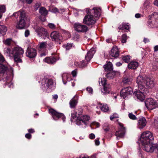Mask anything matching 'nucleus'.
<instances>
[{
  "label": "nucleus",
  "mask_w": 158,
  "mask_h": 158,
  "mask_svg": "<svg viewBox=\"0 0 158 158\" xmlns=\"http://www.w3.org/2000/svg\"><path fill=\"white\" fill-rule=\"evenodd\" d=\"M48 46L49 47V49H51L52 48V47L53 45L52 44L50 43L48 44Z\"/></svg>",
  "instance_id": "obj_58"
},
{
  "label": "nucleus",
  "mask_w": 158,
  "mask_h": 158,
  "mask_svg": "<svg viewBox=\"0 0 158 158\" xmlns=\"http://www.w3.org/2000/svg\"><path fill=\"white\" fill-rule=\"evenodd\" d=\"M44 60L45 62L49 64H53L56 61V60L55 58L52 56L47 57Z\"/></svg>",
  "instance_id": "obj_25"
},
{
  "label": "nucleus",
  "mask_w": 158,
  "mask_h": 158,
  "mask_svg": "<svg viewBox=\"0 0 158 158\" xmlns=\"http://www.w3.org/2000/svg\"><path fill=\"white\" fill-rule=\"evenodd\" d=\"M53 98L54 99H57L58 98V96L57 94H55L53 95Z\"/></svg>",
  "instance_id": "obj_61"
},
{
  "label": "nucleus",
  "mask_w": 158,
  "mask_h": 158,
  "mask_svg": "<svg viewBox=\"0 0 158 158\" xmlns=\"http://www.w3.org/2000/svg\"><path fill=\"white\" fill-rule=\"evenodd\" d=\"M100 107L101 110L104 112H106L109 110V107L108 105L106 104H100Z\"/></svg>",
  "instance_id": "obj_31"
},
{
  "label": "nucleus",
  "mask_w": 158,
  "mask_h": 158,
  "mask_svg": "<svg viewBox=\"0 0 158 158\" xmlns=\"http://www.w3.org/2000/svg\"><path fill=\"white\" fill-rule=\"evenodd\" d=\"M41 88L44 91L50 89L53 86V81L51 79L44 77L41 80Z\"/></svg>",
  "instance_id": "obj_6"
},
{
  "label": "nucleus",
  "mask_w": 158,
  "mask_h": 158,
  "mask_svg": "<svg viewBox=\"0 0 158 158\" xmlns=\"http://www.w3.org/2000/svg\"><path fill=\"white\" fill-rule=\"evenodd\" d=\"M118 117V115L116 114H114L110 116V120H112L114 118Z\"/></svg>",
  "instance_id": "obj_42"
},
{
  "label": "nucleus",
  "mask_w": 158,
  "mask_h": 158,
  "mask_svg": "<svg viewBox=\"0 0 158 158\" xmlns=\"http://www.w3.org/2000/svg\"><path fill=\"white\" fill-rule=\"evenodd\" d=\"M13 15L16 18L19 17V20L17 23L16 27L19 29H23L26 26V22L30 20L25 11L22 10L14 13Z\"/></svg>",
  "instance_id": "obj_4"
},
{
  "label": "nucleus",
  "mask_w": 158,
  "mask_h": 158,
  "mask_svg": "<svg viewBox=\"0 0 158 158\" xmlns=\"http://www.w3.org/2000/svg\"><path fill=\"white\" fill-rule=\"evenodd\" d=\"M154 3L155 5L158 6V0H155L154 2Z\"/></svg>",
  "instance_id": "obj_57"
},
{
  "label": "nucleus",
  "mask_w": 158,
  "mask_h": 158,
  "mask_svg": "<svg viewBox=\"0 0 158 158\" xmlns=\"http://www.w3.org/2000/svg\"><path fill=\"white\" fill-rule=\"evenodd\" d=\"M48 26L49 27L52 29H55L56 28V25L52 23H49L48 24Z\"/></svg>",
  "instance_id": "obj_41"
},
{
  "label": "nucleus",
  "mask_w": 158,
  "mask_h": 158,
  "mask_svg": "<svg viewBox=\"0 0 158 158\" xmlns=\"http://www.w3.org/2000/svg\"><path fill=\"white\" fill-rule=\"evenodd\" d=\"M90 117L87 115L78 117L76 121V124L78 126L82 125L84 124L85 125L84 127H85Z\"/></svg>",
  "instance_id": "obj_12"
},
{
  "label": "nucleus",
  "mask_w": 158,
  "mask_h": 158,
  "mask_svg": "<svg viewBox=\"0 0 158 158\" xmlns=\"http://www.w3.org/2000/svg\"><path fill=\"white\" fill-rule=\"evenodd\" d=\"M104 70L106 71H111L113 69V65L112 63L109 62L103 66Z\"/></svg>",
  "instance_id": "obj_26"
},
{
  "label": "nucleus",
  "mask_w": 158,
  "mask_h": 158,
  "mask_svg": "<svg viewBox=\"0 0 158 158\" xmlns=\"http://www.w3.org/2000/svg\"><path fill=\"white\" fill-rule=\"evenodd\" d=\"M50 36L52 40L56 41H58L62 39V37L59 34L58 32L56 31L52 32L50 35Z\"/></svg>",
  "instance_id": "obj_20"
},
{
  "label": "nucleus",
  "mask_w": 158,
  "mask_h": 158,
  "mask_svg": "<svg viewBox=\"0 0 158 158\" xmlns=\"http://www.w3.org/2000/svg\"><path fill=\"white\" fill-rule=\"evenodd\" d=\"M87 12L88 15L85 16L83 19V23L88 25L94 24L96 22L95 18L92 15L89 14V12L87 11Z\"/></svg>",
  "instance_id": "obj_11"
},
{
  "label": "nucleus",
  "mask_w": 158,
  "mask_h": 158,
  "mask_svg": "<svg viewBox=\"0 0 158 158\" xmlns=\"http://www.w3.org/2000/svg\"><path fill=\"white\" fill-rule=\"evenodd\" d=\"M87 11L89 14L92 15L95 17L99 16L101 15V10L99 8L94 7L92 10L88 9V11Z\"/></svg>",
  "instance_id": "obj_17"
},
{
  "label": "nucleus",
  "mask_w": 158,
  "mask_h": 158,
  "mask_svg": "<svg viewBox=\"0 0 158 158\" xmlns=\"http://www.w3.org/2000/svg\"><path fill=\"white\" fill-rule=\"evenodd\" d=\"M11 39H7L5 40L4 44L6 45H9L11 44Z\"/></svg>",
  "instance_id": "obj_40"
},
{
  "label": "nucleus",
  "mask_w": 158,
  "mask_h": 158,
  "mask_svg": "<svg viewBox=\"0 0 158 158\" xmlns=\"http://www.w3.org/2000/svg\"><path fill=\"white\" fill-rule=\"evenodd\" d=\"M95 48H92L87 53L85 56V60H83L78 63V66L79 67H83L86 66L90 60L92 58L94 54L95 53Z\"/></svg>",
  "instance_id": "obj_5"
},
{
  "label": "nucleus",
  "mask_w": 158,
  "mask_h": 158,
  "mask_svg": "<svg viewBox=\"0 0 158 158\" xmlns=\"http://www.w3.org/2000/svg\"><path fill=\"white\" fill-rule=\"evenodd\" d=\"M154 138L149 131L143 132L141 135L140 141L143 149L147 152H152L158 151V145L153 144Z\"/></svg>",
  "instance_id": "obj_2"
},
{
  "label": "nucleus",
  "mask_w": 158,
  "mask_h": 158,
  "mask_svg": "<svg viewBox=\"0 0 158 158\" xmlns=\"http://www.w3.org/2000/svg\"><path fill=\"white\" fill-rule=\"evenodd\" d=\"M141 15L140 14H136L135 15V17L137 18H139L140 17Z\"/></svg>",
  "instance_id": "obj_55"
},
{
  "label": "nucleus",
  "mask_w": 158,
  "mask_h": 158,
  "mask_svg": "<svg viewBox=\"0 0 158 158\" xmlns=\"http://www.w3.org/2000/svg\"><path fill=\"white\" fill-rule=\"evenodd\" d=\"M39 13L43 16H46L48 14V11L44 7L40 8L39 10Z\"/></svg>",
  "instance_id": "obj_32"
},
{
  "label": "nucleus",
  "mask_w": 158,
  "mask_h": 158,
  "mask_svg": "<svg viewBox=\"0 0 158 158\" xmlns=\"http://www.w3.org/2000/svg\"><path fill=\"white\" fill-rule=\"evenodd\" d=\"M130 59V56L129 55L124 56L123 57V60L127 63L129 61Z\"/></svg>",
  "instance_id": "obj_37"
},
{
  "label": "nucleus",
  "mask_w": 158,
  "mask_h": 158,
  "mask_svg": "<svg viewBox=\"0 0 158 158\" xmlns=\"http://www.w3.org/2000/svg\"><path fill=\"white\" fill-rule=\"evenodd\" d=\"M35 31L39 36L42 37H47L48 36L47 30L43 27H37L35 29Z\"/></svg>",
  "instance_id": "obj_16"
},
{
  "label": "nucleus",
  "mask_w": 158,
  "mask_h": 158,
  "mask_svg": "<svg viewBox=\"0 0 158 158\" xmlns=\"http://www.w3.org/2000/svg\"><path fill=\"white\" fill-rule=\"evenodd\" d=\"M49 111L54 120H57L58 119L61 118L63 122L65 121L66 118L63 113H58L52 109H49Z\"/></svg>",
  "instance_id": "obj_10"
},
{
  "label": "nucleus",
  "mask_w": 158,
  "mask_h": 158,
  "mask_svg": "<svg viewBox=\"0 0 158 158\" xmlns=\"http://www.w3.org/2000/svg\"><path fill=\"white\" fill-rule=\"evenodd\" d=\"M74 27L75 30L78 32H85L88 30L87 26L78 23L74 24Z\"/></svg>",
  "instance_id": "obj_13"
},
{
  "label": "nucleus",
  "mask_w": 158,
  "mask_h": 158,
  "mask_svg": "<svg viewBox=\"0 0 158 158\" xmlns=\"http://www.w3.org/2000/svg\"><path fill=\"white\" fill-rule=\"evenodd\" d=\"M26 54L27 56L30 58H33L36 56L37 51L34 48H28L27 50Z\"/></svg>",
  "instance_id": "obj_18"
},
{
  "label": "nucleus",
  "mask_w": 158,
  "mask_h": 158,
  "mask_svg": "<svg viewBox=\"0 0 158 158\" xmlns=\"http://www.w3.org/2000/svg\"><path fill=\"white\" fill-rule=\"evenodd\" d=\"M28 131L30 133H33L35 132L34 130L32 129H29L28 130Z\"/></svg>",
  "instance_id": "obj_54"
},
{
  "label": "nucleus",
  "mask_w": 158,
  "mask_h": 158,
  "mask_svg": "<svg viewBox=\"0 0 158 158\" xmlns=\"http://www.w3.org/2000/svg\"><path fill=\"white\" fill-rule=\"evenodd\" d=\"M32 1V0H26V2L29 4H31Z\"/></svg>",
  "instance_id": "obj_62"
},
{
  "label": "nucleus",
  "mask_w": 158,
  "mask_h": 158,
  "mask_svg": "<svg viewBox=\"0 0 158 158\" xmlns=\"http://www.w3.org/2000/svg\"><path fill=\"white\" fill-rule=\"evenodd\" d=\"M89 138L91 139H93L95 138V135L93 133L90 134L89 135Z\"/></svg>",
  "instance_id": "obj_49"
},
{
  "label": "nucleus",
  "mask_w": 158,
  "mask_h": 158,
  "mask_svg": "<svg viewBox=\"0 0 158 158\" xmlns=\"http://www.w3.org/2000/svg\"><path fill=\"white\" fill-rule=\"evenodd\" d=\"M150 19L148 23L150 26L153 27H158V12H154L152 15L149 16Z\"/></svg>",
  "instance_id": "obj_8"
},
{
  "label": "nucleus",
  "mask_w": 158,
  "mask_h": 158,
  "mask_svg": "<svg viewBox=\"0 0 158 158\" xmlns=\"http://www.w3.org/2000/svg\"><path fill=\"white\" fill-rule=\"evenodd\" d=\"M77 112H74L71 114V122L74 121V120L77 117Z\"/></svg>",
  "instance_id": "obj_36"
},
{
  "label": "nucleus",
  "mask_w": 158,
  "mask_h": 158,
  "mask_svg": "<svg viewBox=\"0 0 158 158\" xmlns=\"http://www.w3.org/2000/svg\"><path fill=\"white\" fill-rule=\"evenodd\" d=\"M8 70V68L6 66L0 64V73H4Z\"/></svg>",
  "instance_id": "obj_30"
},
{
  "label": "nucleus",
  "mask_w": 158,
  "mask_h": 158,
  "mask_svg": "<svg viewBox=\"0 0 158 158\" xmlns=\"http://www.w3.org/2000/svg\"><path fill=\"white\" fill-rule=\"evenodd\" d=\"M48 44L46 42H41L39 43L36 46V48L39 51L45 49L47 46Z\"/></svg>",
  "instance_id": "obj_23"
},
{
  "label": "nucleus",
  "mask_w": 158,
  "mask_h": 158,
  "mask_svg": "<svg viewBox=\"0 0 158 158\" xmlns=\"http://www.w3.org/2000/svg\"><path fill=\"white\" fill-rule=\"evenodd\" d=\"M78 97L75 95L70 101L69 104L71 108H75L78 103Z\"/></svg>",
  "instance_id": "obj_21"
},
{
  "label": "nucleus",
  "mask_w": 158,
  "mask_h": 158,
  "mask_svg": "<svg viewBox=\"0 0 158 158\" xmlns=\"http://www.w3.org/2000/svg\"><path fill=\"white\" fill-rule=\"evenodd\" d=\"M132 79L127 77H124L122 82L124 85H130L131 84Z\"/></svg>",
  "instance_id": "obj_28"
},
{
  "label": "nucleus",
  "mask_w": 158,
  "mask_h": 158,
  "mask_svg": "<svg viewBox=\"0 0 158 158\" xmlns=\"http://www.w3.org/2000/svg\"><path fill=\"white\" fill-rule=\"evenodd\" d=\"M58 9L55 7H53L51 10V11L55 13L58 12Z\"/></svg>",
  "instance_id": "obj_50"
},
{
  "label": "nucleus",
  "mask_w": 158,
  "mask_h": 158,
  "mask_svg": "<svg viewBox=\"0 0 158 158\" xmlns=\"http://www.w3.org/2000/svg\"><path fill=\"white\" fill-rule=\"evenodd\" d=\"M95 144L96 145H98L99 144L100 142L98 139L95 140Z\"/></svg>",
  "instance_id": "obj_53"
},
{
  "label": "nucleus",
  "mask_w": 158,
  "mask_h": 158,
  "mask_svg": "<svg viewBox=\"0 0 158 158\" xmlns=\"http://www.w3.org/2000/svg\"><path fill=\"white\" fill-rule=\"evenodd\" d=\"M110 55L115 58H117L119 56L118 49L116 46H114L110 52Z\"/></svg>",
  "instance_id": "obj_22"
},
{
  "label": "nucleus",
  "mask_w": 158,
  "mask_h": 158,
  "mask_svg": "<svg viewBox=\"0 0 158 158\" xmlns=\"http://www.w3.org/2000/svg\"><path fill=\"white\" fill-rule=\"evenodd\" d=\"M149 40L147 38H144L143 40V41L145 43H148L149 42Z\"/></svg>",
  "instance_id": "obj_52"
},
{
  "label": "nucleus",
  "mask_w": 158,
  "mask_h": 158,
  "mask_svg": "<svg viewBox=\"0 0 158 158\" xmlns=\"http://www.w3.org/2000/svg\"><path fill=\"white\" fill-rule=\"evenodd\" d=\"M147 123V121L145 118L141 117L138 120L137 127L140 129H143L144 127Z\"/></svg>",
  "instance_id": "obj_19"
},
{
  "label": "nucleus",
  "mask_w": 158,
  "mask_h": 158,
  "mask_svg": "<svg viewBox=\"0 0 158 158\" xmlns=\"http://www.w3.org/2000/svg\"><path fill=\"white\" fill-rule=\"evenodd\" d=\"M154 125L156 128H158V118L155 119Z\"/></svg>",
  "instance_id": "obj_43"
},
{
  "label": "nucleus",
  "mask_w": 158,
  "mask_h": 158,
  "mask_svg": "<svg viewBox=\"0 0 158 158\" xmlns=\"http://www.w3.org/2000/svg\"><path fill=\"white\" fill-rule=\"evenodd\" d=\"M119 127L118 130L115 133V135L117 137L116 138L118 139V138L123 137L125 134V128L123 127V124L121 123H119Z\"/></svg>",
  "instance_id": "obj_15"
},
{
  "label": "nucleus",
  "mask_w": 158,
  "mask_h": 158,
  "mask_svg": "<svg viewBox=\"0 0 158 158\" xmlns=\"http://www.w3.org/2000/svg\"><path fill=\"white\" fill-rule=\"evenodd\" d=\"M99 85L103 86V89L102 93L103 94H108L111 90V87L109 84L106 83V80L105 78H99L98 81Z\"/></svg>",
  "instance_id": "obj_7"
},
{
  "label": "nucleus",
  "mask_w": 158,
  "mask_h": 158,
  "mask_svg": "<svg viewBox=\"0 0 158 158\" xmlns=\"http://www.w3.org/2000/svg\"><path fill=\"white\" fill-rule=\"evenodd\" d=\"M25 137L27 138L30 139H31V135L29 133H27L25 135Z\"/></svg>",
  "instance_id": "obj_47"
},
{
  "label": "nucleus",
  "mask_w": 158,
  "mask_h": 158,
  "mask_svg": "<svg viewBox=\"0 0 158 158\" xmlns=\"http://www.w3.org/2000/svg\"><path fill=\"white\" fill-rule=\"evenodd\" d=\"M158 51V45H156L154 47V51L157 52Z\"/></svg>",
  "instance_id": "obj_56"
},
{
  "label": "nucleus",
  "mask_w": 158,
  "mask_h": 158,
  "mask_svg": "<svg viewBox=\"0 0 158 158\" xmlns=\"http://www.w3.org/2000/svg\"><path fill=\"white\" fill-rule=\"evenodd\" d=\"M145 103L146 107L148 110H152L158 107V102L152 98L147 99Z\"/></svg>",
  "instance_id": "obj_9"
},
{
  "label": "nucleus",
  "mask_w": 158,
  "mask_h": 158,
  "mask_svg": "<svg viewBox=\"0 0 158 158\" xmlns=\"http://www.w3.org/2000/svg\"><path fill=\"white\" fill-rule=\"evenodd\" d=\"M138 66V63L135 61H132L128 64V67L129 69H135Z\"/></svg>",
  "instance_id": "obj_24"
},
{
  "label": "nucleus",
  "mask_w": 158,
  "mask_h": 158,
  "mask_svg": "<svg viewBox=\"0 0 158 158\" xmlns=\"http://www.w3.org/2000/svg\"><path fill=\"white\" fill-rule=\"evenodd\" d=\"M130 28V26L128 25V23H123L120 25L118 27V29L119 30H123L125 29L126 30H128Z\"/></svg>",
  "instance_id": "obj_27"
},
{
  "label": "nucleus",
  "mask_w": 158,
  "mask_h": 158,
  "mask_svg": "<svg viewBox=\"0 0 158 158\" xmlns=\"http://www.w3.org/2000/svg\"><path fill=\"white\" fill-rule=\"evenodd\" d=\"M7 85L9 88H13V84L11 82L8 83V84H7Z\"/></svg>",
  "instance_id": "obj_51"
},
{
  "label": "nucleus",
  "mask_w": 158,
  "mask_h": 158,
  "mask_svg": "<svg viewBox=\"0 0 158 158\" xmlns=\"http://www.w3.org/2000/svg\"><path fill=\"white\" fill-rule=\"evenodd\" d=\"M4 53L7 56L12 57L14 61L17 63L23 62L22 58L23 57L24 51L23 48L19 47L14 48L12 50L9 48H5L4 49Z\"/></svg>",
  "instance_id": "obj_3"
},
{
  "label": "nucleus",
  "mask_w": 158,
  "mask_h": 158,
  "mask_svg": "<svg viewBox=\"0 0 158 158\" xmlns=\"http://www.w3.org/2000/svg\"><path fill=\"white\" fill-rule=\"evenodd\" d=\"M95 125H96L97 127H98L100 126V124L98 122H95Z\"/></svg>",
  "instance_id": "obj_64"
},
{
  "label": "nucleus",
  "mask_w": 158,
  "mask_h": 158,
  "mask_svg": "<svg viewBox=\"0 0 158 158\" xmlns=\"http://www.w3.org/2000/svg\"><path fill=\"white\" fill-rule=\"evenodd\" d=\"M106 41L107 43H110L112 42V40L110 38H109L106 39Z\"/></svg>",
  "instance_id": "obj_59"
},
{
  "label": "nucleus",
  "mask_w": 158,
  "mask_h": 158,
  "mask_svg": "<svg viewBox=\"0 0 158 158\" xmlns=\"http://www.w3.org/2000/svg\"><path fill=\"white\" fill-rule=\"evenodd\" d=\"M30 35V31L28 30H26L25 32V36L26 37H27Z\"/></svg>",
  "instance_id": "obj_45"
},
{
  "label": "nucleus",
  "mask_w": 158,
  "mask_h": 158,
  "mask_svg": "<svg viewBox=\"0 0 158 158\" xmlns=\"http://www.w3.org/2000/svg\"><path fill=\"white\" fill-rule=\"evenodd\" d=\"M96 154H94L93 155L91 156V158H96Z\"/></svg>",
  "instance_id": "obj_63"
},
{
  "label": "nucleus",
  "mask_w": 158,
  "mask_h": 158,
  "mask_svg": "<svg viewBox=\"0 0 158 158\" xmlns=\"http://www.w3.org/2000/svg\"><path fill=\"white\" fill-rule=\"evenodd\" d=\"M128 117L130 118L132 120H135L136 119V117L132 113H129L128 114Z\"/></svg>",
  "instance_id": "obj_38"
},
{
  "label": "nucleus",
  "mask_w": 158,
  "mask_h": 158,
  "mask_svg": "<svg viewBox=\"0 0 158 158\" xmlns=\"http://www.w3.org/2000/svg\"><path fill=\"white\" fill-rule=\"evenodd\" d=\"M115 75V73L113 71L108 73L106 75V77L107 78H112L114 77Z\"/></svg>",
  "instance_id": "obj_33"
},
{
  "label": "nucleus",
  "mask_w": 158,
  "mask_h": 158,
  "mask_svg": "<svg viewBox=\"0 0 158 158\" xmlns=\"http://www.w3.org/2000/svg\"><path fill=\"white\" fill-rule=\"evenodd\" d=\"M87 91L90 94H92L93 90L92 88L88 87L86 88Z\"/></svg>",
  "instance_id": "obj_44"
},
{
  "label": "nucleus",
  "mask_w": 158,
  "mask_h": 158,
  "mask_svg": "<svg viewBox=\"0 0 158 158\" xmlns=\"http://www.w3.org/2000/svg\"><path fill=\"white\" fill-rule=\"evenodd\" d=\"M136 82L139 90L135 91L133 95L142 101L145 99V94H147L148 92L147 88L153 87L154 82L149 77H143L139 76L137 78Z\"/></svg>",
  "instance_id": "obj_1"
},
{
  "label": "nucleus",
  "mask_w": 158,
  "mask_h": 158,
  "mask_svg": "<svg viewBox=\"0 0 158 158\" xmlns=\"http://www.w3.org/2000/svg\"><path fill=\"white\" fill-rule=\"evenodd\" d=\"M132 92L133 89L131 87H124L120 91V95L124 99L128 95L132 94Z\"/></svg>",
  "instance_id": "obj_14"
},
{
  "label": "nucleus",
  "mask_w": 158,
  "mask_h": 158,
  "mask_svg": "<svg viewBox=\"0 0 158 158\" xmlns=\"http://www.w3.org/2000/svg\"><path fill=\"white\" fill-rule=\"evenodd\" d=\"M116 65L117 66H120L122 65V64L121 62H119L116 63Z\"/></svg>",
  "instance_id": "obj_60"
},
{
  "label": "nucleus",
  "mask_w": 158,
  "mask_h": 158,
  "mask_svg": "<svg viewBox=\"0 0 158 158\" xmlns=\"http://www.w3.org/2000/svg\"><path fill=\"white\" fill-rule=\"evenodd\" d=\"M71 73L73 77H75L76 76L77 74V70H75L72 71Z\"/></svg>",
  "instance_id": "obj_46"
},
{
  "label": "nucleus",
  "mask_w": 158,
  "mask_h": 158,
  "mask_svg": "<svg viewBox=\"0 0 158 158\" xmlns=\"http://www.w3.org/2000/svg\"><path fill=\"white\" fill-rule=\"evenodd\" d=\"M73 46L72 44H67L65 45V48L66 50H69Z\"/></svg>",
  "instance_id": "obj_39"
},
{
  "label": "nucleus",
  "mask_w": 158,
  "mask_h": 158,
  "mask_svg": "<svg viewBox=\"0 0 158 158\" xmlns=\"http://www.w3.org/2000/svg\"><path fill=\"white\" fill-rule=\"evenodd\" d=\"M127 39V36L125 34H123L121 37V42L123 43H125Z\"/></svg>",
  "instance_id": "obj_34"
},
{
  "label": "nucleus",
  "mask_w": 158,
  "mask_h": 158,
  "mask_svg": "<svg viewBox=\"0 0 158 158\" xmlns=\"http://www.w3.org/2000/svg\"><path fill=\"white\" fill-rule=\"evenodd\" d=\"M6 10V7L4 5H0V14H2L4 13Z\"/></svg>",
  "instance_id": "obj_35"
},
{
  "label": "nucleus",
  "mask_w": 158,
  "mask_h": 158,
  "mask_svg": "<svg viewBox=\"0 0 158 158\" xmlns=\"http://www.w3.org/2000/svg\"><path fill=\"white\" fill-rule=\"evenodd\" d=\"M5 59L4 57L2 56V55L0 53V61L3 62L5 61Z\"/></svg>",
  "instance_id": "obj_48"
},
{
  "label": "nucleus",
  "mask_w": 158,
  "mask_h": 158,
  "mask_svg": "<svg viewBox=\"0 0 158 158\" xmlns=\"http://www.w3.org/2000/svg\"><path fill=\"white\" fill-rule=\"evenodd\" d=\"M7 30V28L6 27L3 25H0V36L4 35Z\"/></svg>",
  "instance_id": "obj_29"
}]
</instances>
